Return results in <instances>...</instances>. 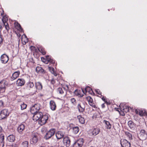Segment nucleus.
I'll list each match as a JSON object with an SVG mask.
<instances>
[{
  "label": "nucleus",
  "mask_w": 147,
  "mask_h": 147,
  "mask_svg": "<svg viewBox=\"0 0 147 147\" xmlns=\"http://www.w3.org/2000/svg\"><path fill=\"white\" fill-rule=\"evenodd\" d=\"M7 80L4 79L0 81V91L1 92H4L5 90L6 87L8 85Z\"/></svg>",
  "instance_id": "obj_1"
},
{
  "label": "nucleus",
  "mask_w": 147,
  "mask_h": 147,
  "mask_svg": "<svg viewBox=\"0 0 147 147\" xmlns=\"http://www.w3.org/2000/svg\"><path fill=\"white\" fill-rule=\"evenodd\" d=\"M27 89L30 91V92L32 94H35L37 91L34 87V85L33 82H30L28 84Z\"/></svg>",
  "instance_id": "obj_2"
},
{
  "label": "nucleus",
  "mask_w": 147,
  "mask_h": 147,
  "mask_svg": "<svg viewBox=\"0 0 147 147\" xmlns=\"http://www.w3.org/2000/svg\"><path fill=\"white\" fill-rule=\"evenodd\" d=\"M9 112L8 109H5L1 111L0 113V119L6 118L9 115Z\"/></svg>",
  "instance_id": "obj_3"
},
{
  "label": "nucleus",
  "mask_w": 147,
  "mask_h": 147,
  "mask_svg": "<svg viewBox=\"0 0 147 147\" xmlns=\"http://www.w3.org/2000/svg\"><path fill=\"white\" fill-rule=\"evenodd\" d=\"M38 134L37 133H32L30 139V143L31 144H35L37 142L38 140Z\"/></svg>",
  "instance_id": "obj_4"
},
{
  "label": "nucleus",
  "mask_w": 147,
  "mask_h": 147,
  "mask_svg": "<svg viewBox=\"0 0 147 147\" xmlns=\"http://www.w3.org/2000/svg\"><path fill=\"white\" fill-rule=\"evenodd\" d=\"M32 113L33 114V119L34 121H39L43 115L42 113L40 112L35 111L34 113Z\"/></svg>",
  "instance_id": "obj_5"
},
{
  "label": "nucleus",
  "mask_w": 147,
  "mask_h": 147,
  "mask_svg": "<svg viewBox=\"0 0 147 147\" xmlns=\"http://www.w3.org/2000/svg\"><path fill=\"white\" fill-rule=\"evenodd\" d=\"M56 130L55 129H51L48 131L46 134L45 138L46 139L51 138L55 134Z\"/></svg>",
  "instance_id": "obj_6"
},
{
  "label": "nucleus",
  "mask_w": 147,
  "mask_h": 147,
  "mask_svg": "<svg viewBox=\"0 0 147 147\" xmlns=\"http://www.w3.org/2000/svg\"><path fill=\"white\" fill-rule=\"evenodd\" d=\"M49 116L48 115H42L38 121L39 123L41 125L45 124L48 120Z\"/></svg>",
  "instance_id": "obj_7"
},
{
  "label": "nucleus",
  "mask_w": 147,
  "mask_h": 147,
  "mask_svg": "<svg viewBox=\"0 0 147 147\" xmlns=\"http://www.w3.org/2000/svg\"><path fill=\"white\" fill-rule=\"evenodd\" d=\"M139 136L140 140H145L147 138V132L144 130L141 129L140 131Z\"/></svg>",
  "instance_id": "obj_8"
},
{
  "label": "nucleus",
  "mask_w": 147,
  "mask_h": 147,
  "mask_svg": "<svg viewBox=\"0 0 147 147\" xmlns=\"http://www.w3.org/2000/svg\"><path fill=\"white\" fill-rule=\"evenodd\" d=\"M3 131L2 127L0 126V147H3L4 145V136L1 134Z\"/></svg>",
  "instance_id": "obj_9"
},
{
  "label": "nucleus",
  "mask_w": 147,
  "mask_h": 147,
  "mask_svg": "<svg viewBox=\"0 0 147 147\" xmlns=\"http://www.w3.org/2000/svg\"><path fill=\"white\" fill-rule=\"evenodd\" d=\"M84 142L82 138H80L73 144V147H82Z\"/></svg>",
  "instance_id": "obj_10"
},
{
  "label": "nucleus",
  "mask_w": 147,
  "mask_h": 147,
  "mask_svg": "<svg viewBox=\"0 0 147 147\" xmlns=\"http://www.w3.org/2000/svg\"><path fill=\"white\" fill-rule=\"evenodd\" d=\"M120 143L122 147H130V143L125 139H121Z\"/></svg>",
  "instance_id": "obj_11"
},
{
  "label": "nucleus",
  "mask_w": 147,
  "mask_h": 147,
  "mask_svg": "<svg viewBox=\"0 0 147 147\" xmlns=\"http://www.w3.org/2000/svg\"><path fill=\"white\" fill-rule=\"evenodd\" d=\"M63 142L64 145L67 147L70 146L71 141L69 138L68 136H65L63 138Z\"/></svg>",
  "instance_id": "obj_12"
},
{
  "label": "nucleus",
  "mask_w": 147,
  "mask_h": 147,
  "mask_svg": "<svg viewBox=\"0 0 147 147\" xmlns=\"http://www.w3.org/2000/svg\"><path fill=\"white\" fill-rule=\"evenodd\" d=\"M40 109V105L38 104H36L31 108L30 112L31 113H34L35 111L38 112Z\"/></svg>",
  "instance_id": "obj_13"
},
{
  "label": "nucleus",
  "mask_w": 147,
  "mask_h": 147,
  "mask_svg": "<svg viewBox=\"0 0 147 147\" xmlns=\"http://www.w3.org/2000/svg\"><path fill=\"white\" fill-rule=\"evenodd\" d=\"M65 133L64 132L59 131H58L55 134L56 136L57 139H60L62 138H63L65 137Z\"/></svg>",
  "instance_id": "obj_14"
},
{
  "label": "nucleus",
  "mask_w": 147,
  "mask_h": 147,
  "mask_svg": "<svg viewBox=\"0 0 147 147\" xmlns=\"http://www.w3.org/2000/svg\"><path fill=\"white\" fill-rule=\"evenodd\" d=\"M9 57L5 54H3L1 57V61L2 63H6L9 60Z\"/></svg>",
  "instance_id": "obj_15"
},
{
  "label": "nucleus",
  "mask_w": 147,
  "mask_h": 147,
  "mask_svg": "<svg viewBox=\"0 0 147 147\" xmlns=\"http://www.w3.org/2000/svg\"><path fill=\"white\" fill-rule=\"evenodd\" d=\"M77 107L79 112L82 113L85 111V108L84 104L83 102H80L78 104Z\"/></svg>",
  "instance_id": "obj_16"
},
{
  "label": "nucleus",
  "mask_w": 147,
  "mask_h": 147,
  "mask_svg": "<svg viewBox=\"0 0 147 147\" xmlns=\"http://www.w3.org/2000/svg\"><path fill=\"white\" fill-rule=\"evenodd\" d=\"M100 131V129L98 128H93L90 130V134L92 136H94L98 134Z\"/></svg>",
  "instance_id": "obj_17"
},
{
  "label": "nucleus",
  "mask_w": 147,
  "mask_h": 147,
  "mask_svg": "<svg viewBox=\"0 0 147 147\" xmlns=\"http://www.w3.org/2000/svg\"><path fill=\"white\" fill-rule=\"evenodd\" d=\"M50 107L51 109L53 111H54L56 109V105L55 102L53 100L50 101Z\"/></svg>",
  "instance_id": "obj_18"
},
{
  "label": "nucleus",
  "mask_w": 147,
  "mask_h": 147,
  "mask_svg": "<svg viewBox=\"0 0 147 147\" xmlns=\"http://www.w3.org/2000/svg\"><path fill=\"white\" fill-rule=\"evenodd\" d=\"M25 81L23 79H19L17 81V84L18 86H22L24 85Z\"/></svg>",
  "instance_id": "obj_19"
},
{
  "label": "nucleus",
  "mask_w": 147,
  "mask_h": 147,
  "mask_svg": "<svg viewBox=\"0 0 147 147\" xmlns=\"http://www.w3.org/2000/svg\"><path fill=\"white\" fill-rule=\"evenodd\" d=\"M20 74L19 71H16L14 73L11 77V80H13L17 78L18 77Z\"/></svg>",
  "instance_id": "obj_20"
},
{
  "label": "nucleus",
  "mask_w": 147,
  "mask_h": 147,
  "mask_svg": "<svg viewBox=\"0 0 147 147\" xmlns=\"http://www.w3.org/2000/svg\"><path fill=\"white\" fill-rule=\"evenodd\" d=\"M82 90L83 93L84 94H85V93H86L87 92L90 93L91 92H93L92 89L88 86H86L84 90L83 89H82Z\"/></svg>",
  "instance_id": "obj_21"
},
{
  "label": "nucleus",
  "mask_w": 147,
  "mask_h": 147,
  "mask_svg": "<svg viewBox=\"0 0 147 147\" xmlns=\"http://www.w3.org/2000/svg\"><path fill=\"white\" fill-rule=\"evenodd\" d=\"M7 139L10 142H13L15 140V136L13 135H10L7 137Z\"/></svg>",
  "instance_id": "obj_22"
},
{
  "label": "nucleus",
  "mask_w": 147,
  "mask_h": 147,
  "mask_svg": "<svg viewBox=\"0 0 147 147\" xmlns=\"http://www.w3.org/2000/svg\"><path fill=\"white\" fill-rule=\"evenodd\" d=\"M36 70L37 72L44 74L45 71L41 67L38 66L36 68Z\"/></svg>",
  "instance_id": "obj_23"
},
{
  "label": "nucleus",
  "mask_w": 147,
  "mask_h": 147,
  "mask_svg": "<svg viewBox=\"0 0 147 147\" xmlns=\"http://www.w3.org/2000/svg\"><path fill=\"white\" fill-rule=\"evenodd\" d=\"M25 129V126L23 124L20 125L18 128V131L19 133H21Z\"/></svg>",
  "instance_id": "obj_24"
},
{
  "label": "nucleus",
  "mask_w": 147,
  "mask_h": 147,
  "mask_svg": "<svg viewBox=\"0 0 147 147\" xmlns=\"http://www.w3.org/2000/svg\"><path fill=\"white\" fill-rule=\"evenodd\" d=\"M103 123L105 124V127L106 128L110 129L111 128V125L110 123L108 121L104 120L103 122Z\"/></svg>",
  "instance_id": "obj_25"
},
{
  "label": "nucleus",
  "mask_w": 147,
  "mask_h": 147,
  "mask_svg": "<svg viewBox=\"0 0 147 147\" xmlns=\"http://www.w3.org/2000/svg\"><path fill=\"white\" fill-rule=\"evenodd\" d=\"M36 89L38 90H41L42 88V86L40 82H36L35 83Z\"/></svg>",
  "instance_id": "obj_26"
},
{
  "label": "nucleus",
  "mask_w": 147,
  "mask_h": 147,
  "mask_svg": "<svg viewBox=\"0 0 147 147\" xmlns=\"http://www.w3.org/2000/svg\"><path fill=\"white\" fill-rule=\"evenodd\" d=\"M48 69L50 72L53 74L55 76H57V74L54 71V69L53 68L49 67H48Z\"/></svg>",
  "instance_id": "obj_27"
},
{
  "label": "nucleus",
  "mask_w": 147,
  "mask_h": 147,
  "mask_svg": "<svg viewBox=\"0 0 147 147\" xmlns=\"http://www.w3.org/2000/svg\"><path fill=\"white\" fill-rule=\"evenodd\" d=\"M77 118L80 123L82 124L84 123V119L83 117H82L80 115H79L78 116Z\"/></svg>",
  "instance_id": "obj_28"
},
{
  "label": "nucleus",
  "mask_w": 147,
  "mask_h": 147,
  "mask_svg": "<svg viewBox=\"0 0 147 147\" xmlns=\"http://www.w3.org/2000/svg\"><path fill=\"white\" fill-rule=\"evenodd\" d=\"M125 135L129 138V140L132 139V134L128 131L125 132Z\"/></svg>",
  "instance_id": "obj_29"
},
{
  "label": "nucleus",
  "mask_w": 147,
  "mask_h": 147,
  "mask_svg": "<svg viewBox=\"0 0 147 147\" xmlns=\"http://www.w3.org/2000/svg\"><path fill=\"white\" fill-rule=\"evenodd\" d=\"M73 131L75 134H76L79 131V128L78 127H75L72 128Z\"/></svg>",
  "instance_id": "obj_30"
},
{
  "label": "nucleus",
  "mask_w": 147,
  "mask_h": 147,
  "mask_svg": "<svg viewBox=\"0 0 147 147\" xmlns=\"http://www.w3.org/2000/svg\"><path fill=\"white\" fill-rule=\"evenodd\" d=\"M128 124L129 127L131 128H133L135 126L134 123L131 121H129L128 122Z\"/></svg>",
  "instance_id": "obj_31"
},
{
  "label": "nucleus",
  "mask_w": 147,
  "mask_h": 147,
  "mask_svg": "<svg viewBox=\"0 0 147 147\" xmlns=\"http://www.w3.org/2000/svg\"><path fill=\"white\" fill-rule=\"evenodd\" d=\"M28 144L29 143L28 141H24L22 143L23 147H28Z\"/></svg>",
  "instance_id": "obj_32"
},
{
  "label": "nucleus",
  "mask_w": 147,
  "mask_h": 147,
  "mask_svg": "<svg viewBox=\"0 0 147 147\" xmlns=\"http://www.w3.org/2000/svg\"><path fill=\"white\" fill-rule=\"evenodd\" d=\"M38 50L39 52L41 53L43 55H44L46 54V51L45 49L42 47H40L38 49Z\"/></svg>",
  "instance_id": "obj_33"
},
{
  "label": "nucleus",
  "mask_w": 147,
  "mask_h": 147,
  "mask_svg": "<svg viewBox=\"0 0 147 147\" xmlns=\"http://www.w3.org/2000/svg\"><path fill=\"white\" fill-rule=\"evenodd\" d=\"M15 27L18 30H22L20 24L18 23L16 24Z\"/></svg>",
  "instance_id": "obj_34"
},
{
  "label": "nucleus",
  "mask_w": 147,
  "mask_h": 147,
  "mask_svg": "<svg viewBox=\"0 0 147 147\" xmlns=\"http://www.w3.org/2000/svg\"><path fill=\"white\" fill-rule=\"evenodd\" d=\"M57 92L61 94H62L64 93L63 90L61 88H59L57 89Z\"/></svg>",
  "instance_id": "obj_35"
},
{
  "label": "nucleus",
  "mask_w": 147,
  "mask_h": 147,
  "mask_svg": "<svg viewBox=\"0 0 147 147\" xmlns=\"http://www.w3.org/2000/svg\"><path fill=\"white\" fill-rule=\"evenodd\" d=\"M3 23V24L4 26H5L6 29L8 31L9 29L8 23L7 22Z\"/></svg>",
  "instance_id": "obj_36"
},
{
  "label": "nucleus",
  "mask_w": 147,
  "mask_h": 147,
  "mask_svg": "<svg viewBox=\"0 0 147 147\" xmlns=\"http://www.w3.org/2000/svg\"><path fill=\"white\" fill-rule=\"evenodd\" d=\"M123 107V110L124 111V112L126 113L129 111V107L125 106L124 107Z\"/></svg>",
  "instance_id": "obj_37"
},
{
  "label": "nucleus",
  "mask_w": 147,
  "mask_h": 147,
  "mask_svg": "<svg viewBox=\"0 0 147 147\" xmlns=\"http://www.w3.org/2000/svg\"><path fill=\"white\" fill-rule=\"evenodd\" d=\"M4 101L1 100H0V109H2L4 107Z\"/></svg>",
  "instance_id": "obj_38"
},
{
  "label": "nucleus",
  "mask_w": 147,
  "mask_h": 147,
  "mask_svg": "<svg viewBox=\"0 0 147 147\" xmlns=\"http://www.w3.org/2000/svg\"><path fill=\"white\" fill-rule=\"evenodd\" d=\"M86 98L88 101L89 103L93 102V99L91 97L88 96Z\"/></svg>",
  "instance_id": "obj_39"
},
{
  "label": "nucleus",
  "mask_w": 147,
  "mask_h": 147,
  "mask_svg": "<svg viewBox=\"0 0 147 147\" xmlns=\"http://www.w3.org/2000/svg\"><path fill=\"white\" fill-rule=\"evenodd\" d=\"M27 105L24 103L21 105V107L22 110H23L26 108Z\"/></svg>",
  "instance_id": "obj_40"
},
{
  "label": "nucleus",
  "mask_w": 147,
  "mask_h": 147,
  "mask_svg": "<svg viewBox=\"0 0 147 147\" xmlns=\"http://www.w3.org/2000/svg\"><path fill=\"white\" fill-rule=\"evenodd\" d=\"M90 106H92V107L96 108L97 107H96V105H95L94 103H93V102L90 103H89Z\"/></svg>",
  "instance_id": "obj_41"
},
{
  "label": "nucleus",
  "mask_w": 147,
  "mask_h": 147,
  "mask_svg": "<svg viewBox=\"0 0 147 147\" xmlns=\"http://www.w3.org/2000/svg\"><path fill=\"white\" fill-rule=\"evenodd\" d=\"M76 100L74 98H71V101L74 105H75L76 103Z\"/></svg>",
  "instance_id": "obj_42"
},
{
  "label": "nucleus",
  "mask_w": 147,
  "mask_h": 147,
  "mask_svg": "<svg viewBox=\"0 0 147 147\" xmlns=\"http://www.w3.org/2000/svg\"><path fill=\"white\" fill-rule=\"evenodd\" d=\"M3 36L0 34V44L2 43L3 42Z\"/></svg>",
  "instance_id": "obj_43"
},
{
  "label": "nucleus",
  "mask_w": 147,
  "mask_h": 147,
  "mask_svg": "<svg viewBox=\"0 0 147 147\" xmlns=\"http://www.w3.org/2000/svg\"><path fill=\"white\" fill-rule=\"evenodd\" d=\"M2 21L3 23L6 22L7 21V19L5 17H3L2 19Z\"/></svg>",
  "instance_id": "obj_44"
},
{
  "label": "nucleus",
  "mask_w": 147,
  "mask_h": 147,
  "mask_svg": "<svg viewBox=\"0 0 147 147\" xmlns=\"http://www.w3.org/2000/svg\"><path fill=\"white\" fill-rule=\"evenodd\" d=\"M144 112L143 111H140L139 112V115L141 116H143L144 115Z\"/></svg>",
  "instance_id": "obj_45"
},
{
  "label": "nucleus",
  "mask_w": 147,
  "mask_h": 147,
  "mask_svg": "<svg viewBox=\"0 0 147 147\" xmlns=\"http://www.w3.org/2000/svg\"><path fill=\"white\" fill-rule=\"evenodd\" d=\"M96 93L100 95L101 94V92L99 89H96L95 90Z\"/></svg>",
  "instance_id": "obj_46"
},
{
  "label": "nucleus",
  "mask_w": 147,
  "mask_h": 147,
  "mask_svg": "<svg viewBox=\"0 0 147 147\" xmlns=\"http://www.w3.org/2000/svg\"><path fill=\"white\" fill-rule=\"evenodd\" d=\"M46 59L49 62L51 61V58L49 57V56H47L46 57Z\"/></svg>",
  "instance_id": "obj_47"
},
{
  "label": "nucleus",
  "mask_w": 147,
  "mask_h": 147,
  "mask_svg": "<svg viewBox=\"0 0 147 147\" xmlns=\"http://www.w3.org/2000/svg\"><path fill=\"white\" fill-rule=\"evenodd\" d=\"M105 99L106 97L104 96H102V99L103 101H104L105 102H107V101H105Z\"/></svg>",
  "instance_id": "obj_48"
},
{
  "label": "nucleus",
  "mask_w": 147,
  "mask_h": 147,
  "mask_svg": "<svg viewBox=\"0 0 147 147\" xmlns=\"http://www.w3.org/2000/svg\"><path fill=\"white\" fill-rule=\"evenodd\" d=\"M51 82L52 84H54L55 83V80L53 79H52L51 81Z\"/></svg>",
  "instance_id": "obj_49"
},
{
  "label": "nucleus",
  "mask_w": 147,
  "mask_h": 147,
  "mask_svg": "<svg viewBox=\"0 0 147 147\" xmlns=\"http://www.w3.org/2000/svg\"><path fill=\"white\" fill-rule=\"evenodd\" d=\"M49 62H50L52 64H53L54 63V61H53L52 59H51V61H49Z\"/></svg>",
  "instance_id": "obj_50"
},
{
  "label": "nucleus",
  "mask_w": 147,
  "mask_h": 147,
  "mask_svg": "<svg viewBox=\"0 0 147 147\" xmlns=\"http://www.w3.org/2000/svg\"><path fill=\"white\" fill-rule=\"evenodd\" d=\"M101 107H102V108H105V104L104 103H103L102 104V105H101Z\"/></svg>",
  "instance_id": "obj_51"
},
{
  "label": "nucleus",
  "mask_w": 147,
  "mask_h": 147,
  "mask_svg": "<svg viewBox=\"0 0 147 147\" xmlns=\"http://www.w3.org/2000/svg\"><path fill=\"white\" fill-rule=\"evenodd\" d=\"M41 59L42 60V61L43 62H44V60H45V59L43 57H41Z\"/></svg>",
  "instance_id": "obj_52"
},
{
  "label": "nucleus",
  "mask_w": 147,
  "mask_h": 147,
  "mask_svg": "<svg viewBox=\"0 0 147 147\" xmlns=\"http://www.w3.org/2000/svg\"><path fill=\"white\" fill-rule=\"evenodd\" d=\"M124 111H123V112H121V113H120V114H121V115H122L123 116L125 114H124Z\"/></svg>",
  "instance_id": "obj_53"
},
{
  "label": "nucleus",
  "mask_w": 147,
  "mask_h": 147,
  "mask_svg": "<svg viewBox=\"0 0 147 147\" xmlns=\"http://www.w3.org/2000/svg\"><path fill=\"white\" fill-rule=\"evenodd\" d=\"M2 24L0 22V29L2 28Z\"/></svg>",
  "instance_id": "obj_54"
},
{
  "label": "nucleus",
  "mask_w": 147,
  "mask_h": 147,
  "mask_svg": "<svg viewBox=\"0 0 147 147\" xmlns=\"http://www.w3.org/2000/svg\"><path fill=\"white\" fill-rule=\"evenodd\" d=\"M22 115H27V113H22Z\"/></svg>",
  "instance_id": "obj_55"
},
{
  "label": "nucleus",
  "mask_w": 147,
  "mask_h": 147,
  "mask_svg": "<svg viewBox=\"0 0 147 147\" xmlns=\"http://www.w3.org/2000/svg\"><path fill=\"white\" fill-rule=\"evenodd\" d=\"M83 96V95L82 96H81V97H82V96Z\"/></svg>",
  "instance_id": "obj_56"
}]
</instances>
